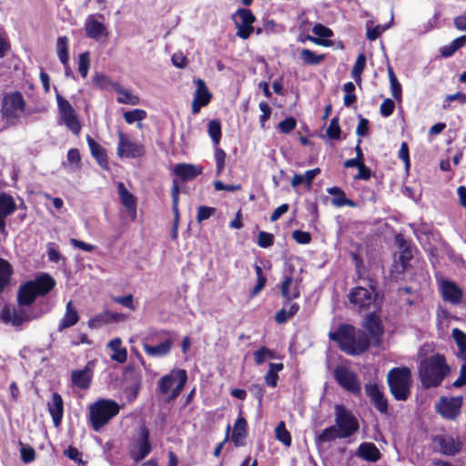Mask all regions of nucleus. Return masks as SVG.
<instances>
[{"mask_svg":"<svg viewBox=\"0 0 466 466\" xmlns=\"http://www.w3.org/2000/svg\"><path fill=\"white\" fill-rule=\"evenodd\" d=\"M335 425L324 429L316 436V443L321 445L337 439H347L354 435L360 428L357 418L343 405H335Z\"/></svg>","mask_w":466,"mask_h":466,"instance_id":"nucleus-1","label":"nucleus"},{"mask_svg":"<svg viewBox=\"0 0 466 466\" xmlns=\"http://www.w3.org/2000/svg\"><path fill=\"white\" fill-rule=\"evenodd\" d=\"M331 340L339 343L341 350L349 355H360L370 345L367 333L351 325H341L335 332H329Z\"/></svg>","mask_w":466,"mask_h":466,"instance_id":"nucleus-2","label":"nucleus"},{"mask_svg":"<svg viewBox=\"0 0 466 466\" xmlns=\"http://www.w3.org/2000/svg\"><path fill=\"white\" fill-rule=\"evenodd\" d=\"M418 371L423 388L430 389L440 386L450 373L451 368L444 356L437 353L421 360Z\"/></svg>","mask_w":466,"mask_h":466,"instance_id":"nucleus-3","label":"nucleus"},{"mask_svg":"<svg viewBox=\"0 0 466 466\" xmlns=\"http://www.w3.org/2000/svg\"><path fill=\"white\" fill-rule=\"evenodd\" d=\"M56 285L55 279L48 274H42L35 279L27 281L19 289L17 299L20 305H30L37 296H45Z\"/></svg>","mask_w":466,"mask_h":466,"instance_id":"nucleus-4","label":"nucleus"},{"mask_svg":"<svg viewBox=\"0 0 466 466\" xmlns=\"http://www.w3.org/2000/svg\"><path fill=\"white\" fill-rule=\"evenodd\" d=\"M120 407L117 402L109 399H100L89 406V420L92 429L99 431L117 413Z\"/></svg>","mask_w":466,"mask_h":466,"instance_id":"nucleus-5","label":"nucleus"},{"mask_svg":"<svg viewBox=\"0 0 466 466\" xmlns=\"http://www.w3.org/2000/svg\"><path fill=\"white\" fill-rule=\"evenodd\" d=\"M390 391L397 400H406L410 394L411 371L407 367L393 368L387 375Z\"/></svg>","mask_w":466,"mask_h":466,"instance_id":"nucleus-6","label":"nucleus"},{"mask_svg":"<svg viewBox=\"0 0 466 466\" xmlns=\"http://www.w3.org/2000/svg\"><path fill=\"white\" fill-rule=\"evenodd\" d=\"M25 108V101L19 91L7 93L2 100L1 113L9 123L15 124Z\"/></svg>","mask_w":466,"mask_h":466,"instance_id":"nucleus-7","label":"nucleus"},{"mask_svg":"<svg viewBox=\"0 0 466 466\" xmlns=\"http://www.w3.org/2000/svg\"><path fill=\"white\" fill-rule=\"evenodd\" d=\"M187 380L185 370H177L162 377L158 381V389L164 395L169 394L170 399H176L182 391Z\"/></svg>","mask_w":466,"mask_h":466,"instance_id":"nucleus-8","label":"nucleus"},{"mask_svg":"<svg viewBox=\"0 0 466 466\" xmlns=\"http://www.w3.org/2000/svg\"><path fill=\"white\" fill-rule=\"evenodd\" d=\"M56 102L58 112L63 123L74 134L79 135L81 131V124L77 115L71 104L56 92Z\"/></svg>","mask_w":466,"mask_h":466,"instance_id":"nucleus-9","label":"nucleus"},{"mask_svg":"<svg viewBox=\"0 0 466 466\" xmlns=\"http://www.w3.org/2000/svg\"><path fill=\"white\" fill-rule=\"evenodd\" d=\"M104 20L105 16L102 14L88 15L86 16L84 29L87 38L100 41L108 37L109 31Z\"/></svg>","mask_w":466,"mask_h":466,"instance_id":"nucleus-10","label":"nucleus"},{"mask_svg":"<svg viewBox=\"0 0 466 466\" xmlns=\"http://www.w3.org/2000/svg\"><path fill=\"white\" fill-rule=\"evenodd\" d=\"M232 20L238 31L236 35L241 39H248L254 31L253 23L256 21L255 15L249 9L239 8L232 15Z\"/></svg>","mask_w":466,"mask_h":466,"instance_id":"nucleus-11","label":"nucleus"},{"mask_svg":"<svg viewBox=\"0 0 466 466\" xmlns=\"http://www.w3.org/2000/svg\"><path fill=\"white\" fill-rule=\"evenodd\" d=\"M463 399L461 396L441 397L436 402L437 412L444 419L455 420L461 414Z\"/></svg>","mask_w":466,"mask_h":466,"instance_id":"nucleus-12","label":"nucleus"},{"mask_svg":"<svg viewBox=\"0 0 466 466\" xmlns=\"http://www.w3.org/2000/svg\"><path fill=\"white\" fill-rule=\"evenodd\" d=\"M118 145L116 153L119 157L137 158L145 155L143 144L131 140L126 134L117 133Z\"/></svg>","mask_w":466,"mask_h":466,"instance_id":"nucleus-13","label":"nucleus"},{"mask_svg":"<svg viewBox=\"0 0 466 466\" xmlns=\"http://www.w3.org/2000/svg\"><path fill=\"white\" fill-rule=\"evenodd\" d=\"M334 377L337 382L345 390L354 394L360 392V382L357 375L349 369L339 366L334 370Z\"/></svg>","mask_w":466,"mask_h":466,"instance_id":"nucleus-14","label":"nucleus"},{"mask_svg":"<svg viewBox=\"0 0 466 466\" xmlns=\"http://www.w3.org/2000/svg\"><path fill=\"white\" fill-rule=\"evenodd\" d=\"M196 90L193 95L191 110L194 115H197L200 109L209 104L212 98V94L208 89L205 81L198 78L195 81Z\"/></svg>","mask_w":466,"mask_h":466,"instance_id":"nucleus-15","label":"nucleus"},{"mask_svg":"<svg viewBox=\"0 0 466 466\" xmlns=\"http://www.w3.org/2000/svg\"><path fill=\"white\" fill-rule=\"evenodd\" d=\"M150 451L149 431L143 427L140 430L139 439L130 448V456L134 461H139L146 458Z\"/></svg>","mask_w":466,"mask_h":466,"instance_id":"nucleus-16","label":"nucleus"},{"mask_svg":"<svg viewBox=\"0 0 466 466\" xmlns=\"http://www.w3.org/2000/svg\"><path fill=\"white\" fill-rule=\"evenodd\" d=\"M350 304L359 309H368L375 301L373 290L363 287L353 289L349 294Z\"/></svg>","mask_w":466,"mask_h":466,"instance_id":"nucleus-17","label":"nucleus"},{"mask_svg":"<svg viewBox=\"0 0 466 466\" xmlns=\"http://www.w3.org/2000/svg\"><path fill=\"white\" fill-rule=\"evenodd\" d=\"M301 282L302 279L299 276H285L280 285V292L282 297L288 301L298 299L300 296V291L302 289Z\"/></svg>","mask_w":466,"mask_h":466,"instance_id":"nucleus-18","label":"nucleus"},{"mask_svg":"<svg viewBox=\"0 0 466 466\" xmlns=\"http://www.w3.org/2000/svg\"><path fill=\"white\" fill-rule=\"evenodd\" d=\"M366 394L370 399L373 406L382 414L389 411L388 401L377 383H369L365 386Z\"/></svg>","mask_w":466,"mask_h":466,"instance_id":"nucleus-19","label":"nucleus"},{"mask_svg":"<svg viewBox=\"0 0 466 466\" xmlns=\"http://www.w3.org/2000/svg\"><path fill=\"white\" fill-rule=\"evenodd\" d=\"M41 314L30 315L24 309L5 308L2 311V319L5 322H11L14 326H20L24 322L37 319Z\"/></svg>","mask_w":466,"mask_h":466,"instance_id":"nucleus-20","label":"nucleus"},{"mask_svg":"<svg viewBox=\"0 0 466 466\" xmlns=\"http://www.w3.org/2000/svg\"><path fill=\"white\" fill-rule=\"evenodd\" d=\"M365 329L370 333V343L380 346L381 343V337L383 334V328L380 319L374 313L367 316L364 324Z\"/></svg>","mask_w":466,"mask_h":466,"instance_id":"nucleus-21","label":"nucleus"},{"mask_svg":"<svg viewBox=\"0 0 466 466\" xmlns=\"http://www.w3.org/2000/svg\"><path fill=\"white\" fill-rule=\"evenodd\" d=\"M442 299L452 304H459L462 299L461 289L453 281L442 280L441 283Z\"/></svg>","mask_w":466,"mask_h":466,"instance_id":"nucleus-22","label":"nucleus"},{"mask_svg":"<svg viewBox=\"0 0 466 466\" xmlns=\"http://www.w3.org/2000/svg\"><path fill=\"white\" fill-rule=\"evenodd\" d=\"M117 190L121 203L126 208L131 219L137 218V198L130 193L123 182L117 183Z\"/></svg>","mask_w":466,"mask_h":466,"instance_id":"nucleus-23","label":"nucleus"},{"mask_svg":"<svg viewBox=\"0 0 466 466\" xmlns=\"http://www.w3.org/2000/svg\"><path fill=\"white\" fill-rule=\"evenodd\" d=\"M16 209L14 198L5 193L0 194V232H5V218Z\"/></svg>","mask_w":466,"mask_h":466,"instance_id":"nucleus-24","label":"nucleus"},{"mask_svg":"<svg viewBox=\"0 0 466 466\" xmlns=\"http://www.w3.org/2000/svg\"><path fill=\"white\" fill-rule=\"evenodd\" d=\"M79 320V315L77 310L73 305L72 301H68L66 306V312L58 324V331L61 332L64 329L76 325Z\"/></svg>","mask_w":466,"mask_h":466,"instance_id":"nucleus-25","label":"nucleus"},{"mask_svg":"<svg viewBox=\"0 0 466 466\" xmlns=\"http://www.w3.org/2000/svg\"><path fill=\"white\" fill-rule=\"evenodd\" d=\"M172 346L173 340L170 339H167L165 341L156 346H151L147 343H144L143 349L144 351L148 356L153 358H161L167 356L171 351Z\"/></svg>","mask_w":466,"mask_h":466,"instance_id":"nucleus-26","label":"nucleus"},{"mask_svg":"<svg viewBox=\"0 0 466 466\" xmlns=\"http://www.w3.org/2000/svg\"><path fill=\"white\" fill-rule=\"evenodd\" d=\"M48 410L55 426L57 427L61 423L64 412L63 400L57 392L52 394L51 401L48 403Z\"/></svg>","mask_w":466,"mask_h":466,"instance_id":"nucleus-27","label":"nucleus"},{"mask_svg":"<svg viewBox=\"0 0 466 466\" xmlns=\"http://www.w3.org/2000/svg\"><path fill=\"white\" fill-rule=\"evenodd\" d=\"M174 173L184 180H191L202 173L200 166L180 163L176 165Z\"/></svg>","mask_w":466,"mask_h":466,"instance_id":"nucleus-28","label":"nucleus"},{"mask_svg":"<svg viewBox=\"0 0 466 466\" xmlns=\"http://www.w3.org/2000/svg\"><path fill=\"white\" fill-rule=\"evenodd\" d=\"M356 455L368 461L375 462L380 458V452L375 444L371 442H363L359 446Z\"/></svg>","mask_w":466,"mask_h":466,"instance_id":"nucleus-29","label":"nucleus"},{"mask_svg":"<svg viewBox=\"0 0 466 466\" xmlns=\"http://www.w3.org/2000/svg\"><path fill=\"white\" fill-rule=\"evenodd\" d=\"M91 380L92 372L87 367L83 370H73L71 373L73 384L79 389H87L90 386Z\"/></svg>","mask_w":466,"mask_h":466,"instance_id":"nucleus-30","label":"nucleus"},{"mask_svg":"<svg viewBox=\"0 0 466 466\" xmlns=\"http://www.w3.org/2000/svg\"><path fill=\"white\" fill-rule=\"evenodd\" d=\"M112 88L118 95L116 101L119 104L137 106L139 104V97L130 90L124 88L118 83H114Z\"/></svg>","mask_w":466,"mask_h":466,"instance_id":"nucleus-31","label":"nucleus"},{"mask_svg":"<svg viewBox=\"0 0 466 466\" xmlns=\"http://www.w3.org/2000/svg\"><path fill=\"white\" fill-rule=\"evenodd\" d=\"M108 349L113 352L110 356L111 360L118 363H124L127 359V350L122 347V340L119 338H115L107 344Z\"/></svg>","mask_w":466,"mask_h":466,"instance_id":"nucleus-32","label":"nucleus"},{"mask_svg":"<svg viewBox=\"0 0 466 466\" xmlns=\"http://www.w3.org/2000/svg\"><path fill=\"white\" fill-rule=\"evenodd\" d=\"M441 451L448 456L457 454L461 449V442L451 436H443L439 439Z\"/></svg>","mask_w":466,"mask_h":466,"instance_id":"nucleus-33","label":"nucleus"},{"mask_svg":"<svg viewBox=\"0 0 466 466\" xmlns=\"http://www.w3.org/2000/svg\"><path fill=\"white\" fill-rule=\"evenodd\" d=\"M86 142L88 144L92 156L96 159L97 163L103 168L107 167V157L105 149L96 143L90 136L86 137Z\"/></svg>","mask_w":466,"mask_h":466,"instance_id":"nucleus-34","label":"nucleus"},{"mask_svg":"<svg viewBox=\"0 0 466 466\" xmlns=\"http://www.w3.org/2000/svg\"><path fill=\"white\" fill-rule=\"evenodd\" d=\"M247 421L243 417H238L234 424L231 440L236 446H242L246 437Z\"/></svg>","mask_w":466,"mask_h":466,"instance_id":"nucleus-35","label":"nucleus"},{"mask_svg":"<svg viewBox=\"0 0 466 466\" xmlns=\"http://www.w3.org/2000/svg\"><path fill=\"white\" fill-rule=\"evenodd\" d=\"M320 173L319 168L307 170L304 174H295L291 179V186L296 187L301 184L309 187L313 179Z\"/></svg>","mask_w":466,"mask_h":466,"instance_id":"nucleus-36","label":"nucleus"},{"mask_svg":"<svg viewBox=\"0 0 466 466\" xmlns=\"http://www.w3.org/2000/svg\"><path fill=\"white\" fill-rule=\"evenodd\" d=\"M328 193L334 196L331 200L333 206L341 208L344 206L354 207L355 204L352 200L346 198V195L342 189L338 187H332L327 189Z\"/></svg>","mask_w":466,"mask_h":466,"instance_id":"nucleus-37","label":"nucleus"},{"mask_svg":"<svg viewBox=\"0 0 466 466\" xmlns=\"http://www.w3.org/2000/svg\"><path fill=\"white\" fill-rule=\"evenodd\" d=\"M12 273V266L6 260L0 258V293L9 284Z\"/></svg>","mask_w":466,"mask_h":466,"instance_id":"nucleus-38","label":"nucleus"},{"mask_svg":"<svg viewBox=\"0 0 466 466\" xmlns=\"http://www.w3.org/2000/svg\"><path fill=\"white\" fill-rule=\"evenodd\" d=\"M452 338L453 339L455 340L457 346H458V349H459V351H458V356L463 360L466 359V334L455 328L452 329Z\"/></svg>","mask_w":466,"mask_h":466,"instance_id":"nucleus-39","label":"nucleus"},{"mask_svg":"<svg viewBox=\"0 0 466 466\" xmlns=\"http://www.w3.org/2000/svg\"><path fill=\"white\" fill-rule=\"evenodd\" d=\"M68 39L66 36H59L57 39V56L59 57V60L61 63L67 67L68 66V61H69V55H68Z\"/></svg>","mask_w":466,"mask_h":466,"instance_id":"nucleus-40","label":"nucleus"},{"mask_svg":"<svg viewBox=\"0 0 466 466\" xmlns=\"http://www.w3.org/2000/svg\"><path fill=\"white\" fill-rule=\"evenodd\" d=\"M366 66V56L363 53L359 54L356 62L353 66L351 76L357 84L361 81V74L363 73Z\"/></svg>","mask_w":466,"mask_h":466,"instance_id":"nucleus-41","label":"nucleus"},{"mask_svg":"<svg viewBox=\"0 0 466 466\" xmlns=\"http://www.w3.org/2000/svg\"><path fill=\"white\" fill-rule=\"evenodd\" d=\"M300 58L303 60V62L307 65H319L320 64L324 58V55H317L310 49H302L300 51Z\"/></svg>","mask_w":466,"mask_h":466,"instance_id":"nucleus-42","label":"nucleus"},{"mask_svg":"<svg viewBox=\"0 0 466 466\" xmlns=\"http://www.w3.org/2000/svg\"><path fill=\"white\" fill-rule=\"evenodd\" d=\"M208 133L211 137L215 147H217L221 138V124L219 120L213 119L208 122Z\"/></svg>","mask_w":466,"mask_h":466,"instance_id":"nucleus-43","label":"nucleus"},{"mask_svg":"<svg viewBox=\"0 0 466 466\" xmlns=\"http://www.w3.org/2000/svg\"><path fill=\"white\" fill-rule=\"evenodd\" d=\"M214 157L216 161V173L217 176H220L225 167L227 155L223 149L217 146L215 147Z\"/></svg>","mask_w":466,"mask_h":466,"instance_id":"nucleus-44","label":"nucleus"},{"mask_svg":"<svg viewBox=\"0 0 466 466\" xmlns=\"http://www.w3.org/2000/svg\"><path fill=\"white\" fill-rule=\"evenodd\" d=\"M275 358V353L271 350L261 347L259 350L254 352L255 362L259 365L265 362L267 360Z\"/></svg>","mask_w":466,"mask_h":466,"instance_id":"nucleus-45","label":"nucleus"},{"mask_svg":"<svg viewBox=\"0 0 466 466\" xmlns=\"http://www.w3.org/2000/svg\"><path fill=\"white\" fill-rule=\"evenodd\" d=\"M147 113L142 109H134L124 113V118L127 124H133L135 122H140L146 118Z\"/></svg>","mask_w":466,"mask_h":466,"instance_id":"nucleus-46","label":"nucleus"},{"mask_svg":"<svg viewBox=\"0 0 466 466\" xmlns=\"http://www.w3.org/2000/svg\"><path fill=\"white\" fill-rule=\"evenodd\" d=\"M255 271H256L258 282H257V285L254 287V289L251 291L250 296L252 298L256 297L264 289L266 282H267V279L264 277L262 268L259 266H258V265L255 266Z\"/></svg>","mask_w":466,"mask_h":466,"instance_id":"nucleus-47","label":"nucleus"},{"mask_svg":"<svg viewBox=\"0 0 466 466\" xmlns=\"http://www.w3.org/2000/svg\"><path fill=\"white\" fill-rule=\"evenodd\" d=\"M276 438L286 446H289L291 443V436L286 430L283 421L279 422L276 428Z\"/></svg>","mask_w":466,"mask_h":466,"instance_id":"nucleus-48","label":"nucleus"},{"mask_svg":"<svg viewBox=\"0 0 466 466\" xmlns=\"http://www.w3.org/2000/svg\"><path fill=\"white\" fill-rule=\"evenodd\" d=\"M89 65V54L87 52L81 54L78 57V72L83 77L87 76Z\"/></svg>","mask_w":466,"mask_h":466,"instance_id":"nucleus-49","label":"nucleus"},{"mask_svg":"<svg viewBox=\"0 0 466 466\" xmlns=\"http://www.w3.org/2000/svg\"><path fill=\"white\" fill-rule=\"evenodd\" d=\"M327 136L331 139H339L340 136V127L339 119L334 117L330 120V123L326 130Z\"/></svg>","mask_w":466,"mask_h":466,"instance_id":"nucleus-50","label":"nucleus"},{"mask_svg":"<svg viewBox=\"0 0 466 466\" xmlns=\"http://www.w3.org/2000/svg\"><path fill=\"white\" fill-rule=\"evenodd\" d=\"M274 243V237L272 234L260 231L258 236V245L261 248H268Z\"/></svg>","mask_w":466,"mask_h":466,"instance_id":"nucleus-51","label":"nucleus"},{"mask_svg":"<svg viewBox=\"0 0 466 466\" xmlns=\"http://www.w3.org/2000/svg\"><path fill=\"white\" fill-rule=\"evenodd\" d=\"M215 211L216 209L214 208L200 206L198 208L197 221L201 223L202 221L209 218L215 213Z\"/></svg>","mask_w":466,"mask_h":466,"instance_id":"nucleus-52","label":"nucleus"},{"mask_svg":"<svg viewBox=\"0 0 466 466\" xmlns=\"http://www.w3.org/2000/svg\"><path fill=\"white\" fill-rule=\"evenodd\" d=\"M453 101H458L460 104H465L466 103V94L461 92H457L455 94L448 95L445 97L443 108H447L450 106V103Z\"/></svg>","mask_w":466,"mask_h":466,"instance_id":"nucleus-53","label":"nucleus"},{"mask_svg":"<svg viewBox=\"0 0 466 466\" xmlns=\"http://www.w3.org/2000/svg\"><path fill=\"white\" fill-rule=\"evenodd\" d=\"M395 103L393 102V100L387 98L381 103L380 106V112L381 116L388 117L393 113Z\"/></svg>","mask_w":466,"mask_h":466,"instance_id":"nucleus-54","label":"nucleus"},{"mask_svg":"<svg viewBox=\"0 0 466 466\" xmlns=\"http://www.w3.org/2000/svg\"><path fill=\"white\" fill-rule=\"evenodd\" d=\"M94 83L96 86L101 88H107L108 86H112L114 83L110 81V79L102 73H96L94 76Z\"/></svg>","mask_w":466,"mask_h":466,"instance_id":"nucleus-55","label":"nucleus"},{"mask_svg":"<svg viewBox=\"0 0 466 466\" xmlns=\"http://www.w3.org/2000/svg\"><path fill=\"white\" fill-rule=\"evenodd\" d=\"M67 161L73 166L74 168L80 167L81 157L77 149L72 148L67 152Z\"/></svg>","mask_w":466,"mask_h":466,"instance_id":"nucleus-56","label":"nucleus"},{"mask_svg":"<svg viewBox=\"0 0 466 466\" xmlns=\"http://www.w3.org/2000/svg\"><path fill=\"white\" fill-rule=\"evenodd\" d=\"M259 109L262 112V115L259 117L260 127L263 128L265 126V122L268 121L271 115V109L268 104L265 101L259 103Z\"/></svg>","mask_w":466,"mask_h":466,"instance_id":"nucleus-57","label":"nucleus"},{"mask_svg":"<svg viewBox=\"0 0 466 466\" xmlns=\"http://www.w3.org/2000/svg\"><path fill=\"white\" fill-rule=\"evenodd\" d=\"M312 32L314 35L322 38H329L331 37L333 35L332 31L329 28L326 27L321 24L315 25L312 28Z\"/></svg>","mask_w":466,"mask_h":466,"instance_id":"nucleus-58","label":"nucleus"},{"mask_svg":"<svg viewBox=\"0 0 466 466\" xmlns=\"http://www.w3.org/2000/svg\"><path fill=\"white\" fill-rule=\"evenodd\" d=\"M292 238L299 244H309L311 241L310 234L301 230H295L292 233Z\"/></svg>","mask_w":466,"mask_h":466,"instance_id":"nucleus-59","label":"nucleus"},{"mask_svg":"<svg viewBox=\"0 0 466 466\" xmlns=\"http://www.w3.org/2000/svg\"><path fill=\"white\" fill-rule=\"evenodd\" d=\"M390 25H376L375 27H368L367 29V38L370 41L376 40L380 35L384 32L386 29H388Z\"/></svg>","mask_w":466,"mask_h":466,"instance_id":"nucleus-60","label":"nucleus"},{"mask_svg":"<svg viewBox=\"0 0 466 466\" xmlns=\"http://www.w3.org/2000/svg\"><path fill=\"white\" fill-rule=\"evenodd\" d=\"M297 122L293 117H288L279 124L282 133L288 134L296 127Z\"/></svg>","mask_w":466,"mask_h":466,"instance_id":"nucleus-61","label":"nucleus"},{"mask_svg":"<svg viewBox=\"0 0 466 466\" xmlns=\"http://www.w3.org/2000/svg\"><path fill=\"white\" fill-rule=\"evenodd\" d=\"M21 458L25 463L32 462L35 460V452L32 447L23 446L21 448Z\"/></svg>","mask_w":466,"mask_h":466,"instance_id":"nucleus-62","label":"nucleus"},{"mask_svg":"<svg viewBox=\"0 0 466 466\" xmlns=\"http://www.w3.org/2000/svg\"><path fill=\"white\" fill-rule=\"evenodd\" d=\"M105 323H107V319L106 318L105 313H102L88 320V327L91 329H97Z\"/></svg>","mask_w":466,"mask_h":466,"instance_id":"nucleus-63","label":"nucleus"},{"mask_svg":"<svg viewBox=\"0 0 466 466\" xmlns=\"http://www.w3.org/2000/svg\"><path fill=\"white\" fill-rule=\"evenodd\" d=\"M466 385V363H463L461 367L460 376L452 383V387L461 388Z\"/></svg>","mask_w":466,"mask_h":466,"instance_id":"nucleus-64","label":"nucleus"}]
</instances>
